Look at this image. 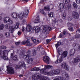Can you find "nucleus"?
I'll use <instances>...</instances> for the list:
<instances>
[{
	"mask_svg": "<svg viewBox=\"0 0 80 80\" xmlns=\"http://www.w3.org/2000/svg\"><path fill=\"white\" fill-rule=\"evenodd\" d=\"M68 27H72L73 26V24L70 22H68L67 23Z\"/></svg>",
	"mask_w": 80,
	"mask_h": 80,
	"instance_id": "nucleus-35",
	"label": "nucleus"
},
{
	"mask_svg": "<svg viewBox=\"0 0 80 80\" xmlns=\"http://www.w3.org/2000/svg\"><path fill=\"white\" fill-rule=\"evenodd\" d=\"M33 58H31L29 59H28L27 61H26V62L28 64H32L33 61Z\"/></svg>",
	"mask_w": 80,
	"mask_h": 80,
	"instance_id": "nucleus-19",
	"label": "nucleus"
},
{
	"mask_svg": "<svg viewBox=\"0 0 80 80\" xmlns=\"http://www.w3.org/2000/svg\"><path fill=\"white\" fill-rule=\"evenodd\" d=\"M32 53L33 55H35L37 54V50L34 49L32 50Z\"/></svg>",
	"mask_w": 80,
	"mask_h": 80,
	"instance_id": "nucleus-37",
	"label": "nucleus"
},
{
	"mask_svg": "<svg viewBox=\"0 0 80 80\" xmlns=\"http://www.w3.org/2000/svg\"><path fill=\"white\" fill-rule=\"evenodd\" d=\"M76 2L78 4H80V0H77Z\"/></svg>",
	"mask_w": 80,
	"mask_h": 80,
	"instance_id": "nucleus-51",
	"label": "nucleus"
},
{
	"mask_svg": "<svg viewBox=\"0 0 80 80\" xmlns=\"http://www.w3.org/2000/svg\"><path fill=\"white\" fill-rule=\"evenodd\" d=\"M77 43H74L72 45V47H76V46H77Z\"/></svg>",
	"mask_w": 80,
	"mask_h": 80,
	"instance_id": "nucleus-52",
	"label": "nucleus"
},
{
	"mask_svg": "<svg viewBox=\"0 0 80 80\" xmlns=\"http://www.w3.org/2000/svg\"><path fill=\"white\" fill-rule=\"evenodd\" d=\"M12 59L15 61H18V58L17 56L15 55L12 57Z\"/></svg>",
	"mask_w": 80,
	"mask_h": 80,
	"instance_id": "nucleus-30",
	"label": "nucleus"
},
{
	"mask_svg": "<svg viewBox=\"0 0 80 80\" xmlns=\"http://www.w3.org/2000/svg\"><path fill=\"white\" fill-rule=\"evenodd\" d=\"M34 22L35 23H40V18L39 17H37L36 18V19L34 20Z\"/></svg>",
	"mask_w": 80,
	"mask_h": 80,
	"instance_id": "nucleus-21",
	"label": "nucleus"
},
{
	"mask_svg": "<svg viewBox=\"0 0 80 80\" xmlns=\"http://www.w3.org/2000/svg\"><path fill=\"white\" fill-rule=\"evenodd\" d=\"M80 50V45L78 47L77 50Z\"/></svg>",
	"mask_w": 80,
	"mask_h": 80,
	"instance_id": "nucleus-61",
	"label": "nucleus"
},
{
	"mask_svg": "<svg viewBox=\"0 0 80 80\" xmlns=\"http://www.w3.org/2000/svg\"><path fill=\"white\" fill-rule=\"evenodd\" d=\"M7 51L6 50H4L3 51H2L1 50L0 51V57H1L4 60H8V58L7 56H5V53H7Z\"/></svg>",
	"mask_w": 80,
	"mask_h": 80,
	"instance_id": "nucleus-4",
	"label": "nucleus"
},
{
	"mask_svg": "<svg viewBox=\"0 0 80 80\" xmlns=\"http://www.w3.org/2000/svg\"><path fill=\"white\" fill-rule=\"evenodd\" d=\"M32 41L34 43H37V40L34 39Z\"/></svg>",
	"mask_w": 80,
	"mask_h": 80,
	"instance_id": "nucleus-53",
	"label": "nucleus"
},
{
	"mask_svg": "<svg viewBox=\"0 0 80 80\" xmlns=\"http://www.w3.org/2000/svg\"><path fill=\"white\" fill-rule=\"evenodd\" d=\"M1 48L2 49H6V48H7V47L5 46H1Z\"/></svg>",
	"mask_w": 80,
	"mask_h": 80,
	"instance_id": "nucleus-48",
	"label": "nucleus"
},
{
	"mask_svg": "<svg viewBox=\"0 0 80 80\" xmlns=\"http://www.w3.org/2000/svg\"><path fill=\"white\" fill-rule=\"evenodd\" d=\"M59 7H60V9L59 10V12H62L63 8H67V7L68 8V10H70L72 8V5L70 4H64V3H62L59 4Z\"/></svg>",
	"mask_w": 80,
	"mask_h": 80,
	"instance_id": "nucleus-2",
	"label": "nucleus"
},
{
	"mask_svg": "<svg viewBox=\"0 0 80 80\" xmlns=\"http://www.w3.org/2000/svg\"><path fill=\"white\" fill-rule=\"evenodd\" d=\"M21 64L20 65H17L16 66V70H18L19 68H22V67H25L26 65H25V63L24 62L22 61L21 62Z\"/></svg>",
	"mask_w": 80,
	"mask_h": 80,
	"instance_id": "nucleus-6",
	"label": "nucleus"
},
{
	"mask_svg": "<svg viewBox=\"0 0 80 80\" xmlns=\"http://www.w3.org/2000/svg\"><path fill=\"white\" fill-rule=\"evenodd\" d=\"M52 70L53 75H58L61 72L59 69H56L54 70Z\"/></svg>",
	"mask_w": 80,
	"mask_h": 80,
	"instance_id": "nucleus-15",
	"label": "nucleus"
},
{
	"mask_svg": "<svg viewBox=\"0 0 80 80\" xmlns=\"http://www.w3.org/2000/svg\"><path fill=\"white\" fill-rule=\"evenodd\" d=\"M22 32H24L25 30V27H22Z\"/></svg>",
	"mask_w": 80,
	"mask_h": 80,
	"instance_id": "nucleus-55",
	"label": "nucleus"
},
{
	"mask_svg": "<svg viewBox=\"0 0 80 80\" xmlns=\"http://www.w3.org/2000/svg\"><path fill=\"white\" fill-rule=\"evenodd\" d=\"M75 37L76 38H79L80 37V34H77L76 35H75Z\"/></svg>",
	"mask_w": 80,
	"mask_h": 80,
	"instance_id": "nucleus-43",
	"label": "nucleus"
},
{
	"mask_svg": "<svg viewBox=\"0 0 80 80\" xmlns=\"http://www.w3.org/2000/svg\"><path fill=\"white\" fill-rule=\"evenodd\" d=\"M22 32L19 31L18 32V34L19 35V36H20V35H22Z\"/></svg>",
	"mask_w": 80,
	"mask_h": 80,
	"instance_id": "nucleus-47",
	"label": "nucleus"
},
{
	"mask_svg": "<svg viewBox=\"0 0 80 80\" xmlns=\"http://www.w3.org/2000/svg\"><path fill=\"white\" fill-rule=\"evenodd\" d=\"M10 20V18L8 17H5L3 18V21L4 23H7L9 22Z\"/></svg>",
	"mask_w": 80,
	"mask_h": 80,
	"instance_id": "nucleus-16",
	"label": "nucleus"
},
{
	"mask_svg": "<svg viewBox=\"0 0 80 80\" xmlns=\"http://www.w3.org/2000/svg\"><path fill=\"white\" fill-rule=\"evenodd\" d=\"M62 58H60L58 60L57 59L55 62L56 63H60L61 62H62Z\"/></svg>",
	"mask_w": 80,
	"mask_h": 80,
	"instance_id": "nucleus-28",
	"label": "nucleus"
},
{
	"mask_svg": "<svg viewBox=\"0 0 80 80\" xmlns=\"http://www.w3.org/2000/svg\"><path fill=\"white\" fill-rule=\"evenodd\" d=\"M44 75H46L52 76V75H53V71L52 70H51L50 72H45V74H44Z\"/></svg>",
	"mask_w": 80,
	"mask_h": 80,
	"instance_id": "nucleus-18",
	"label": "nucleus"
},
{
	"mask_svg": "<svg viewBox=\"0 0 80 80\" xmlns=\"http://www.w3.org/2000/svg\"><path fill=\"white\" fill-rule=\"evenodd\" d=\"M5 35L7 37H8L9 38L10 37V33L9 32H6L5 33Z\"/></svg>",
	"mask_w": 80,
	"mask_h": 80,
	"instance_id": "nucleus-40",
	"label": "nucleus"
},
{
	"mask_svg": "<svg viewBox=\"0 0 80 80\" xmlns=\"http://www.w3.org/2000/svg\"><path fill=\"white\" fill-rule=\"evenodd\" d=\"M68 29L69 31H72V32H73L74 30L72 27H70L68 28Z\"/></svg>",
	"mask_w": 80,
	"mask_h": 80,
	"instance_id": "nucleus-44",
	"label": "nucleus"
},
{
	"mask_svg": "<svg viewBox=\"0 0 80 80\" xmlns=\"http://www.w3.org/2000/svg\"><path fill=\"white\" fill-rule=\"evenodd\" d=\"M3 37V34H0V38H2Z\"/></svg>",
	"mask_w": 80,
	"mask_h": 80,
	"instance_id": "nucleus-59",
	"label": "nucleus"
},
{
	"mask_svg": "<svg viewBox=\"0 0 80 80\" xmlns=\"http://www.w3.org/2000/svg\"><path fill=\"white\" fill-rule=\"evenodd\" d=\"M68 20L69 21L72 20V17H69L68 18Z\"/></svg>",
	"mask_w": 80,
	"mask_h": 80,
	"instance_id": "nucleus-57",
	"label": "nucleus"
},
{
	"mask_svg": "<svg viewBox=\"0 0 80 80\" xmlns=\"http://www.w3.org/2000/svg\"><path fill=\"white\" fill-rule=\"evenodd\" d=\"M10 22V24H12L13 23V22L12 20H11L9 21Z\"/></svg>",
	"mask_w": 80,
	"mask_h": 80,
	"instance_id": "nucleus-56",
	"label": "nucleus"
},
{
	"mask_svg": "<svg viewBox=\"0 0 80 80\" xmlns=\"http://www.w3.org/2000/svg\"><path fill=\"white\" fill-rule=\"evenodd\" d=\"M29 12V10L27 8H26V9L24 11L20 13L19 15L17 13L13 12L11 14V16L14 18H18L19 17L20 19L22 20V19L24 17H26L28 15Z\"/></svg>",
	"mask_w": 80,
	"mask_h": 80,
	"instance_id": "nucleus-1",
	"label": "nucleus"
},
{
	"mask_svg": "<svg viewBox=\"0 0 80 80\" xmlns=\"http://www.w3.org/2000/svg\"><path fill=\"white\" fill-rule=\"evenodd\" d=\"M22 22L24 23H25L26 22V20L25 19H23L22 21Z\"/></svg>",
	"mask_w": 80,
	"mask_h": 80,
	"instance_id": "nucleus-63",
	"label": "nucleus"
},
{
	"mask_svg": "<svg viewBox=\"0 0 80 80\" xmlns=\"http://www.w3.org/2000/svg\"><path fill=\"white\" fill-rule=\"evenodd\" d=\"M44 10L46 11L49 12L50 10V7L48 6H46L44 7Z\"/></svg>",
	"mask_w": 80,
	"mask_h": 80,
	"instance_id": "nucleus-24",
	"label": "nucleus"
},
{
	"mask_svg": "<svg viewBox=\"0 0 80 80\" xmlns=\"http://www.w3.org/2000/svg\"><path fill=\"white\" fill-rule=\"evenodd\" d=\"M62 18L65 19V18H66V17H67V13L66 12H64L63 14L62 15Z\"/></svg>",
	"mask_w": 80,
	"mask_h": 80,
	"instance_id": "nucleus-34",
	"label": "nucleus"
},
{
	"mask_svg": "<svg viewBox=\"0 0 80 80\" xmlns=\"http://www.w3.org/2000/svg\"><path fill=\"white\" fill-rule=\"evenodd\" d=\"M48 29L49 30V31L52 30V28L50 27H48Z\"/></svg>",
	"mask_w": 80,
	"mask_h": 80,
	"instance_id": "nucleus-62",
	"label": "nucleus"
},
{
	"mask_svg": "<svg viewBox=\"0 0 80 80\" xmlns=\"http://www.w3.org/2000/svg\"><path fill=\"white\" fill-rule=\"evenodd\" d=\"M67 34L68 35H69V36H71V34L67 32V31H63L59 35V36L60 38H65L66 36L65 34Z\"/></svg>",
	"mask_w": 80,
	"mask_h": 80,
	"instance_id": "nucleus-8",
	"label": "nucleus"
},
{
	"mask_svg": "<svg viewBox=\"0 0 80 80\" xmlns=\"http://www.w3.org/2000/svg\"><path fill=\"white\" fill-rule=\"evenodd\" d=\"M22 45L27 44V45H30V44H29L30 43V41L27 40L26 41H23L22 42Z\"/></svg>",
	"mask_w": 80,
	"mask_h": 80,
	"instance_id": "nucleus-27",
	"label": "nucleus"
},
{
	"mask_svg": "<svg viewBox=\"0 0 80 80\" xmlns=\"http://www.w3.org/2000/svg\"><path fill=\"white\" fill-rule=\"evenodd\" d=\"M20 43V42H16L15 43V44L16 45H18Z\"/></svg>",
	"mask_w": 80,
	"mask_h": 80,
	"instance_id": "nucleus-50",
	"label": "nucleus"
},
{
	"mask_svg": "<svg viewBox=\"0 0 80 80\" xmlns=\"http://www.w3.org/2000/svg\"><path fill=\"white\" fill-rule=\"evenodd\" d=\"M5 28L6 29H9L10 33H13V31H14V29H15V27L14 26H12L9 27L8 24H7L5 26Z\"/></svg>",
	"mask_w": 80,
	"mask_h": 80,
	"instance_id": "nucleus-7",
	"label": "nucleus"
},
{
	"mask_svg": "<svg viewBox=\"0 0 80 80\" xmlns=\"http://www.w3.org/2000/svg\"><path fill=\"white\" fill-rule=\"evenodd\" d=\"M48 68H53V66L50 65H45L44 68L41 69L40 71V72L42 74L45 75L46 72V69Z\"/></svg>",
	"mask_w": 80,
	"mask_h": 80,
	"instance_id": "nucleus-5",
	"label": "nucleus"
},
{
	"mask_svg": "<svg viewBox=\"0 0 80 80\" xmlns=\"http://www.w3.org/2000/svg\"><path fill=\"white\" fill-rule=\"evenodd\" d=\"M40 70V68L34 67L32 68L31 69V71H39Z\"/></svg>",
	"mask_w": 80,
	"mask_h": 80,
	"instance_id": "nucleus-23",
	"label": "nucleus"
},
{
	"mask_svg": "<svg viewBox=\"0 0 80 80\" xmlns=\"http://www.w3.org/2000/svg\"><path fill=\"white\" fill-rule=\"evenodd\" d=\"M58 53L59 55H60V51L58 50Z\"/></svg>",
	"mask_w": 80,
	"mask_h": 80,
	"instance_id": "nucleus-64",
	"label": "nucleus"
},
{
	"mask_svg": "<svg viewBox=\"0 0 80 80\" xmlns=\"http://www.w3.org/2000/svg\"><path fill=\"white\" fill-rule=\"evenodd\" d=\"M42 49H43L42 46V45L39 46L38 47V50H42Z\"/></svg>",
	"mask_w": 80,
	"mask_h": 80,
	"instance_id": "nucleus-42",
	"label": "nucleus"
},
{
	"mask_svg": "<svg viewBox=\"0 0 80 80\" xmlns=\"http://www.w3.org/2000/svg\"><path fill=\"white\" fill-rule=\"evenodd\" d=\"M42 80H49V78L47 77L44 76L42 77Z\"/></svg>",
	"mask_w": 80,
	"mask_h": 80,
	"instance_id": "nucleus-41",
	"label": "nucleus"
},
{
	"mask_svg": "<svg viewBox=\"0 0 80 80\" xmlns=\"http://www.w3.org/2000/svg\"><path fill=\"white\" fill-rule=\"evenodd\" d=\"M41 75L40 74L37 73L36 74L32 76V80H36L40 78Z\"/></svg>",
	"mask_w": 80,
	"mask_h": 80,
	"instance_id": "nucleus-10",
	"label": "nucleus"
},
{
	"mask_svg": "<svg viewBox=\"0 0 80 80\" xmlns=\"http://www.w3.org/2000/svg\"><path fill=\"white\" fill-rule=\"evenodd\" d=\"M61 66L62 68H64L66 70H69V67H68V65L66 64V63L64 62L62 63L61 64Z\"/></svg>",
	"mask_w": 80,
	"mask_h": 80,
	"instance_id": "nucleus-14",
	"label": "nucleus"
},
{
	"mask_svg": "<svg viewBox=\"0 0 80 80\" xmlns=\"http://www.w3.org/2000/svg\"><path fill=\"white\" fill-rule=\"evenodd\" d=\"M63 2L64 3H68L66 4V5L70 4V0H63Z\"/></svg>",
	"mask_w": 80,
	"mask_h": 80,
	"instance_id": "nucleus-33",
	"label": "nucleus"
},
{
	"mask_svg": "<svg viewBox=\"0 0 80 80\" xmlns=\"http://www.w3.org/2000/svg\"><path fill=\"white\" fill-rule=\"evenodd\" d=\"M75 53V49H71L70 52V55H74Z\"/></svg>",
	"mask_w": 80,
	"mask_h": 80,
	"instance_id": "nucleus-20",
	"label": "nucleus"
},
{
	"mask_svg": "<svg viewBox=\"0 0 80 80\" xmlns=\"http://www.w3.org/2000/svg\"><path fill=\"white\" fill-rule=\"evenodd\" d=\"M13 53H11V58H13Z\"/></svg>",
	"mask_w": 80,
	"mask_h": 80,
	"instance_id": "nucleus-60",
	"label": "nucleus"
},
{
	"mask_svg": "<svg viewBox=\"0 0 80 80\" xmlns=\"http://www.w3.org/2000/svg\"><path fill=\"white\" fill-rule=\"evenodd\" d=\"M26 30L28 32H30L32 30V27L29 24L27 25Z\"/></svg>",
	"mask_w": 80,
	"mask_h": 80,
	"instance_id": "nucleus-22",
	"label": "nucleus"
},
{
	"mask_svg": "<svg viewBox=\"0 0 80 80\" xmlns=\"http://www.w3.org/2000/svg\"><path fill=\"white\" fill-rule=\"evenodd\" d=\"M7 70L9 73L11 74H14V69L12 67H10L9 65L6 66Z\"/></svg>",
	"mask_w": 80,
	"mask_h": 80,
	"instance_id": "nucleus-9",
	"label": "nucleus"
},
{
	"mask_svg": "<svg viewBox=\"0 0 80 80\" xmlns=\"http://www.w3.org/2000/svg\"><path fill=\"white\" fill-rule=\"evenodd\" d=\"M72 17L75 19H78L79 15L78 13L75 11H73L72 13Z\"/></svg>",
	"mask_w": 80,
	"mask_h": 80,
	"instance_id": "nucleus-13",
	"label": "nucleus"
},
{
	"mask_svg": "<svg viewBox=\"0 0 80 80\" xmlns=\"http://www.w3.org/2000/svg\"><path fill=\"white\" fill-rule=\"evenodd\" d=\"M45 2L44 1H43V0H41L40 1V3H44Z\"/></svg>",
	"mask_w": 80,
	"mask_h": 80,
	"instance_id": "nucleus-54",
	"label": "nucleus"
},
{
	"mask_svg": "<svg viewBox=\"0 0 80 80\" xmlns=\"http://www.w3.org/2000/svg\"><path fill=\"white\" fill-rule=\"evenodd\" d=\"M40 12L41 13H42V14L43 15H46V13L45 12H44V10L43 9H40Z\"/></svg>",
	"mask_w": 80,
	"mask_h": 80,
	"instance_id": "nucleus-36",
	"label": "nucleus"
},
{
	"mask_svg": "<svg viewBox=\"0 0 80 80\" xmlns=\"http://www.w3.org/2000/svg\"><path fill=\"white\" fill-rule=\"evenodd\" d=\"M48 16L49 17H53V12H51L48 14Z\"/></svg>",
	"mask_w": 80,
	"mask_h": 80,
	"instance_id": "nucleus-38",
	"label": "nucleus"
},
{
	"mask_svg": "<svg viewBox=\"0 0 80 80\" xmlns=\"http://www.w3.org/2000/svg\"><path fill=\"white\" fill-rule=\"evenodd\" d=\"M54 80H64V78L62 77L61 78L58 76H57L56 77Z\"/></svg>",
	"mask_w": 80,
	"mask_h": 80,
	"instance_id": "nucleus-26",
	"label": "nucleus"
},
{
	"mask_svg": "<svg viewBox=\"0 0 80 80\" xmlns=\"http://www.w3.org/2000/svg\"><path fill=\"white\" fill-rule=\"evenodd\" d=\"M62 44V42H60V41H59L57 43V44H55V46L56 48H57L60 45Z\"/></svg>",
	"mask_w": 80,
	"mask_h": 80,
	"instance_id": "nucleus-29",
	"label": "nucleus"
},
{
	"mask_svg": "<svg viewBox=\"0 0 80 80\" xmlns=\"http://www.w3.org/2000/svg\"><path fill=\"white\" fill-rule=\"evenodd\" d=\"M5 27V26L3 24H2L0 26V30H2L3 29V28H4Z\"/></svg>",
	"mask_w": 80,
	"mask_h": 80,
	"instance_id": "nucleus-39",
	"label": "nucleus"
},
{
	"mask_svg": "<svg viewBox=\"0 0 80 80\" xmlns=\"http://www.w3.org/2000/svg\"><path fill=\"white\" fill-rule=\"evenodd\" d=\"M63 75H64V77L65 78L66 80H68L69 78V77H68V75L67 74V73L64 72L63 74Z\"/></svg>",
	"mask_w": 80,
	"mask_h": 80,
	"instance_id": "nucleus-25",
	"label": "nucleus"
},
{
	"mask_svg": "<svg viewBox=\"0 0 80 80\" xmlns=\"http://www.w3.org/2000/svg\"><path fill=\"white\" fill-rule=\"evenodd\" d=\"M73 7H74V8L75 9H77V8H78L77 4L75 2L73 3Z\"/></svg>",
	"mask_w": 80,
	"mask_h": 80,
	"instance_id": "nucleus-32",
	"label": "nucleus"
},
{
	"mask_svg": "<svg viewBox=\"0 0 80 80\" xmlns=\"http://www.w3.org/2000/svg\"><path fill=\"white\" fill-rule=\"evenodd\" d=\"M48 28H47V27L45 26H43V30H44L45 32H46Z\"/></svg>",
	"mask_w": 80,
	"mask_h": 80,
	"instance_id": "nucleus-46",
	"label": "nucleus"
},
{
	"mask_svg": "<svg viewBox=\"0 0 80 80\" xmlns=\"http://www.w3.org/2000/svg\"><path fill=\"white\" fill-rule=\"evenodd\" d=\"M68 52L67 51H64L62 54V58H65L67 56Z\"/></svg>",
	"mask_w": 80,
	"mask_h": 80,
	"instance_id": "nucleus-17",
	"label": "nucleus"
},
{
	"mask_svg": "<svg viewBox=\"0 0 80 80\" xmlns=\"http://www.w3.org/2000/svg\"><path fill=\"white\" fill-rule=\"evenodd\" d=\"M27 54L24 56V54L22 52H20V54L19 55L20 57H23V58L26 59V60H28L29 58V57H30L31 51L30 50H28L27 52Z\"/></svg>",
	"mask_w": 80,
	"mask_h": 80,
	"instance_id": "nucleus-3",
	"label": "nucleus"
},
{
	"mask_svg": "<svg viewBox=\"0 0 80 80\" xmlns=\"http://www.w3.org/2000/svg\"><path fill=\"white\" fill-rule=\"evenodd\" d=\"M18 27H19V24L18 22L16 24V25L15 26V28L17 29V28H18Z\"/></svg>",
	"mask_w": 80,
	"mask_h": 80,
	"instance_id": "nucleus-45",
	"label": "nucleus"
},
{
	"mask_svg": "<svg viewBox=\"0 0 80 80\" xmlns=\"http://www.w3.org/2000/svg\"><path fill=\"white\" fill-rule=\"evenodd\" d=\"M79 62H80V56L78 55L72 61V63H78Z\"/></svg>",
	"mask_w": 80,
	"mask_h": 80,
	"instance_id": "nucleus-12",
	"label": "nucleus"
},
{
	"mask_svg": "<svg viewBox=\"0 0 80 80\" xmlns=\"http://www.w3.org/2000/svg\"><path fill=\"white\" fill-rule=\"evenodd\" d=\"M76 32H79L80 33V29H77V31H76Z\"/></svg>",
	"mask_w": 80,
	"mask_h": 80,
	"instance_id": "nucleus-58",
	"label": "nucleus"
},
{
	"mask_svg": "<svg viewBox=\"0 0 80 80\" xmlns=\"http://www.w3.org/2000/svg\"><path fill=\"white\" fill-rule=\"evenodd\" d=\"M34 28L35 31L37 32H39V31L40 30V28L38 26L36 27L35 28Z\"/></svg>",
	"mask_w": 80,
	"mask_h": 80,
	"instance_id": "nucleus-31",
	"label": "nucleus"
},
{
	"mask_svg": "<svg viewBox=\"0 0 80 80\" xmlns=\"http://www.w3.org/2000/svg\"><path fill=\"white\" fill-rule=\"evenodd\" d=\"M51 41V40L50 39H47L46 40V42L47 43H49L50 41Z\"/></svg>",
	"mask_w": 80,
	"mask_h": 80,
	"instance_id": "nucleus-49",
	"label": "nucleus"
},
{
	"mask_svg": "<svg viewBox=\"0 0 80 80\" xmlns=\"http://www.w3.org/2000/svg\"><path fill=\"white\" fill-rule=\"evenodd\" d=\"M43 61L46 63L47 64H49L50 63V58L47 56H45L43 57Z\"/></svg>",
	"mask_w": 80,
	"mask_h": 80,
	"instance_id": "nucleus-11",
	"label": "nucleus"
}]
</instances>
